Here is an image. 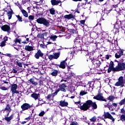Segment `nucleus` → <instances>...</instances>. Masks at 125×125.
<instances>
[{"label":"nucleus","instance_id":"f257e3e1","mask_svg":"<svg viewBox=\"0 0 125 125\" xmlns=\"http://www.w3.org/2000/svg\"><path fill=\"white\" fill-rule=\"evenodd\" d=\"M91 106L93 109H97V104L95 103H93L92 101H87L83 105L80 106V109L83 110V111H86L89 108H90Z\"/></svg>","mask_w":125,"mask_h":125},{"label":"nucleus","instance_id":"f03ea898","mask_svg":"<svg viewBox=\"0 0 125 125\" xmlns=\"http://www.w3.org/2000/svg\"><path fill=\"white\" fill-rule=\"evenodd\" d=\"M36 21L38 24H43V25L46 27L49 26V21L43 18H40L38 19Z\"/></svg>","mask_w":125,"mask_h":125},{"label":"nucleus","instance_id":"7ed1b4c3","mask_svg":"<svg viewBox=\"0 0 125 125\" xmlns=\"http://www.w3.org/2000/svg\"><path fill=\"white\" fill-rule=\"evenodd\" d=\"M114 70L116 72H119V71H123L125 70V63L120 62L118 63V65L114 68Z\"/></svg>","mask_w":125,"mask_h":125},{"label":"nucleus","instance_id":"20e7f679","mask_svg":"<svg viewBox=\"0 0 125 125\" xmlns=\"http://www.w3.org/2000/svg\"><path fill=\"white\" fill-rule=\"evenodd\" d=\"M17 89V84H14L11 85V91L12 92V94H18L19 91Z\"/></svg>","mask_w":125,"mask_h":125},{"label":"nucleus","instance_id":"39448f33","mask_svg":"<svg viewBox=\"0 0 125 125\" xmlns=\"http://www.w3.org/2000/svg\"><path fill=\"white\" fill-rule=\"evenodd\" d=\"M124 83H125L124 82V77L121 76L119 78L118 82L115 83V85H116V86H121L122 87H123L124 86Z\"/></svg>","mask_w":125,"mask_h":125},{"label":"nucleus","instance_id":"423d86ee","mask_svg":"<svg viewBox=\"0 0 125 125\" xmlns=\"http://www.w3.org/2000/svg\"><path fill=\"white\" fill-rule=\"evenodd\" d=\"M94 99H96V100H99L100 101H105V102H107L104 97H103V94L101 93H99L96 97H94Z\"/></svg>","mask_w":125,"mask_h":125},{"label":"nucleus","instance_id":"0eeeda50","mask_svg":"<svg viewBox=\"0 0 125 125\" xmlns=\"http://www.w3.org/2000/svg\"><path fill=\"white\" fill-rule=\"evenodd\" d=\"M104 119H109L111 120L112 122H115V119L111 116V115L109 112H104Z\"/></svg>","mask_w":125,"mask_h":125},{"label":"nucleus","instance_id":"6e6552de","mask_svg":"<svg viewBox=\"0 0 125 125\" xmlns=\"http://www.w3.org/2000/svg\"><path fill=\"white\" fill-rule=\"evenodd\" d=\"M21 108L22 111H26V110H29L31 108V105L27 103H24L21 106Z\"/></svg>","mask_w":125,"mask_h":125},{"label":"nucleus","instance_id":"1a4fd4ad","mask_svg":"<svg viewBox=\"0 0 125 125\" xmlns=\"http://www.w3.org/2000/svg\"><path fill=\"white\" fill-rule=\"evenodd\" d=\"M1 29L4 32H7V33H9L10 32V26L7 24L4 25L1 27Z\"/></svg>","mask_w":125,"mask_h":125},{"label":"nucleus","instance_id":"9d476101","mask_svg":"<svg viewBox=\"0 0 125 125\" xmlns=\"http://www.w3.org/2000/svg\"><path fill=\"white\" fill-rule=\"evenodd\" d=\"M43 56V53L42 52L41 50H38L37 53L35 55V57L36 59H39L40 57H42Z\"/></svg>","mask_w":125,"mask_h":125},{"label":"nucleus","instance_id":"9b49d317","mask_svg":"<svg viewBox=\"0 0 125 125\" xmlns=\"http://www.w3.org/2000/svg\"><path fill=\"white\" fill-rule=\"evenodd\" d=\"M4 111L7 113L6 117H8V116H9V113L11 112V108L9 104L6 105V106L4 109Z\"/></svg>","mask_w":125,"mask_h":125},{"label":"nucleus","instance_id":"f8f14e48","mask_svg":"<svg viewBox=\"0 0 125 125\" xmlns=\"http://www.w3.org/2000/svg\"><path fill=\"white\" fill-rule=\"evenodd\" d=\"M59 105L61 107H67L68 106V105H69V104L68 103V102L65 101V100L61 101L60 102Z\"/></svg>","mask_w":125,"mask_h":125},{"label":"nucleus","instance_id":"ddd939ff","mask_svg":"<svg viewBox=\"0 0 125 125\" xmlns=\"http://www.w3.org/2000/svg\"><path fill=\"white\" fill-rule=\"evenodd\" d=\"M124 55V51L121 50L115 54L116 58H121Z\"/></svg>","mask_w":125,"mask_h":125},{"label":"nucleus","instance_id":"4468645a","mask_svg":"<svg viewBox=\"0 0 125 125\" xmlns=\"http://www.w3.org/2000/svg\"><path fill=\"white\" fill-rule=\"evenodd\" d=\"M82 42V40H80L79 38H76L75 39V41L74 43L76 45V47H79V46H81V42Z\"/></svg>","mask_w":125,"mask_h":125},{"label":"nucleus","instance_id":"2eb2a0df","mask_svg":"<svg viewBox=\"0 0 125 125\" xmlns=\"http://www.w3.org/2000/svg\"><path fill=\"white\" fill-rule=\"evenodd\" d=\"M74 101L76 105H78V104H81V97H75Z\"/></svg>","mask_w":125,"mask_h":125},{"label":"nucleus","instance_id":"dca6fc26","mask_svg":"<svg viewBox=\"0 0 125 125\" xmlns=\"http://www.w3.org/2000/svg\"><path fill=\"white\" fill-rule=\"evenodd\" d=\"M31 97H32V98H34L35 100H37V99H39V98L40 97V94L34 93L31 95Z\"/></svg>","mask_w":125,"mask_h":125},{"label":"nucleus","instance_id":"f3484780","mask_svg":"<svg viewBox=\"0 0 125 125\" xmlns=\"http://www.w3.org/2000/svg\"><path fill=\"white\" fill-rule=\"evenodd\" d=\"M67 59H66L65 61H63V62H61V64L59 66L60 68H62V69H65L66 68V61Z\"/></svg>","mask_w":125,"mask_h":125},{"label":"nucleus","instance_id":"a211bd4d","mask_svg":"<svg viewBox=\"0 0 125 125\" xmlns=\"http://www.w3.org/2000/svg\"><path fill=\"white\" fill-rule=\"evenodd\" d=\"M14 117V115L13 114H12L9 117L7 116L5 117L4 119H5V120L6 121V122H7L8 123H9V122H10V121H11V120L13 119Z\"/></svg>","mask_w":125,"mask_h":125},{"label":"nucleus","instance_id":"6ab92c4d","mask_svg":"<svg viewBox=\"0 0 125 125\" xmlns=\"http://www.w3.org/2000/svg\"><path fill=\"white\" fill-rule=\"evenodd\" d=\"M24 49L25 50H27V51H33V50H34V47L29 45H26L25 46Z\"/></svg>","mask_w":125,"mask_h":125},{"label":"nucleus","instance_id":"aec40b11","mask_svg":"<svg viewBox=\"0 0 125 125\" xmlns=\"http://www.w3.org/2000/svg\"><path fill=\"white\" fill-rule=\"evenodd\" d=\"M60 89L61 90V91H63L64 92H65L66 89V85L65 84H62L59 86Z\"/></svg>","mask_w":125,"mask_h":125},{"label":"nucleus","instance_id":"412c9836","mask_svg":"<svg viewBox=\"0 0 125 125\" xmlns=\"http://www.w3.org/2000/svg\"><path fill=\"white\" fill-rule=\"evenodd\" d=\"M51 2L52 5H57L58 3H60V1H57L56 0H51Z\"/></svg>","mask_w":125,"mask_h":125},{"label":"nucleus","instance_id":"4be33fe9","mask_svg":"<svg viewBox=\"0 0 125 125\" xmlns=\"http://www.w3.org/2000/svg\"><path fill=\"white\" fill-rule=\"evenodd\" d=\"M50 40L53 41V42H55L56 41V39H57V36L56 35H51L49 37Z\"/></svg>","mask_w":125,"mask_h":125},{"label":"nucleus","instance_id":"5701e85b","mask_svg":"<svg viewBox=\"0 0 125 125\" xmlns=\"http://www.w3.org/2000/svg\"><path fill=\"white\" fill-rule=\"evenodd\" d=\"M29 82L31 83H32V84H33L34 85H37L38 84L37 82H35V80L33 78L30 79L29 80Z\"/></svg>","mask_w":125,"mask_h":125},{"label":"nucleus","instance_id":"b1692460","mask_svg":"<svg viewBox=\"0 0 125 125\" xmlns=\"http://www.w3.org/2000/svg\"><path fill=\"white\" fill-rule=\"evenodd\" d=\"M58 74V71H57L56 70H53V72H52L51 73V75H52V76H53L54 77H56V76H57Z\"/></svg>","mask_w":125,"mask_h":125},{"label":"nucleus","instance_id":"393cba45","mask_svg":"<svg viewBox=\"0 0 125 125\" xmlns=\"http://www.w3.org/2000/svg\"><path fill=\"white\" fill-rule=\"evenodd\" d=\"M64 18L65 19H71L73 18V15L72 14H69V15H66L64 16Z\"/></svg>","mask_w":125,"mask_h":125},{"label":"nucleus","instance_id":"a878e982","mask_svg":"<svg viewBox=\"0 0 125 125\" xmlns=\"http://www.w3.org/2000/svg\"><path fill=\"white\" fill-rule=\"evenodd\" d=\"M21 13L23 16L25 17H28V13L25 10H21Z\"/></svg>","mask_w":125,"mask_h":125},{"label":"nucleus","instance_id":"bb28decb","mask_svg":"<svg viewBox=\"0 0 125 125\" xmlns=\"http://www.w3.org/2000/svg\"><path fill=\"white\" fill-rule=\"evenodd\" d=\"M85 94H87V92L83 90H82L80 93V96H83V95H85Z\"/></svg>","mask_w":125,"mask_h":125},{"label":"nucleus","instance_id":"cd10ccee","mask_svg":"<svg viewBox=\"0 0 125 125\" xmlns=\"http://www.w3.org/2000/svg\"><path fill=\"white\" fill-rule=\"evenodd\" d=\"M21 39H16L14 42H15V44H17V43L19 42V43H21Z\"/></svg>","mask_w":125,"mask_h":125},{"label":"nucleus","instance_id":"c85d7f7f","mask_svg":"<svg viewBox=\"0 0 125 125\" xmlns=\"http://www.w3.org/2000/svg\"><path fill=\"white\" fill-rule=\"evenodd\" d=\"M54 59H57L58 58H59V53H54Z\"/></svg>","mask_w":125,"mask_h":125},{"label":"nucleus","instance_id":"c756f323","mask_svg":"<svg viewBox=\"0 0 125 125\" xmlns=\"http://www.w3.org/2000/svg\"><path fill=\"white\" fill-rule=\"evenodd\" d=\"M49 12L52 15H54L55 14V10H54V8H51L49 10Z\"/></svg>","mask_w":125,"mask_h":125},{"label":"nucleus","instance_id":"7c9ffc66","mask_svg":"<svg viewBox=\"0 0 125 125\" xmlns=\"http://www.w3.org/2000/svg\"><path fill=\"white\" fill-rule=\"evenodd\" d=\"M108 100H109L110 101L112 102L113 100H115V97L113 96H109L108 98H107Z\"/></svg>","mask_w":125,"mask_h":125},{"label":"nucleus","instance_id":"2f4dec72","mask_svg":"<svg viewBox=\"0 0 125 125\" xmlns=\"http://www.w3.org/2000/svg\"><path fill=\"white\" fill-rule=\"evenodd\" d=\"M118 29H120V25H119V23H116L114 25V30L116 29V32H118Z\"/></svg>","mask_w":125,"mask_h":125},{"label":"nucleus","instance_id":"473e14b6","mask_svg":"<svg viewBox=\"0 0 125 125\" xmlns=\"http://www.w3.org/2000/svg\"><path fill=\"white\" fill-rule=\"evenodd\" d=\"M88 84H89V87H92V86H93L94 84V82L93 81L89 82L88 83Z\"/></svg>","mask_w":125,"mask_h":125},{"label":"nucleus","instance_id":"72a5a7b5","mask_svg":"<svg viewBox=\"0 0 125 125\" xmlns=\"http://www.w3.org/2000/svg\"><path fill=\"white\" fill-rule=\"evenodd\" d=\"M28 19L30 21H33L35 19V17L34 16L31 15L28 17Z\"/></svg>","mask_w":125,"mask_h":125},{"label":"nucleus","instance_id":"f704fd0d","mask_svg":"<svg viewBox=\"0 0 125 125\" xmlns=\"http://www.w3.org/2000/svg\"><path fill=\"white\" fill-rule=\"evenodd\" d=\"M38 37L39 39H44V37L43 36V34H40L38 35Z\"/></svg>","mask_w":125,"mask_h":125},{"label":"nucleus","instance_id":"c9c22d12","mask_svg":"<svg viewBox=\"0 0 125 125\" xmlns=\"http://www.w3.org/2000/svg\"><path fill=\"white\" fill-rule=\"evenodd\" d=\"M6 42H5L4 41H2L0 42V46H1V47H3V46H5V43Z\"/></svg>","mask_w":125,"mask_h":125},{"label":"nucleus","instance_id":"e433bc0d","mask_svg":"<svg viewBox=\"0 0 125 125\" xmlns=\"http://www.w3.org/2000/svg\"><path fill=\"white\" fill-rule=\"evenodd\" d=\"M90 121H91V122H93L94 123L96 122V117L94 116L90 119Z\"/></svg>","mask_w":125,"mask_h":125},{"label":"nucleus","instance_id":"4c0bfd02","mask_svg":"<svg viewBox=\"0 0 125 125\" xmlns=\"http://www.w3.org/2000/svg\"><path fill=\"white\" fill-rule=\"evenodd\" d=\"M7 15V16L8 17V19L9 20L11 19V17H12V14H11V13H10V12L8 13Z\"/></svg>","mask_w":125,"mask_h":125},{"label":"nucleus","instance_id":"58836bf2","mask_svg":"<svg viewBox=\"0 0 125 125\" xmlns=\"http://www.w3.org/2000/svg\"><path fill=\"white\" fill-rule=\"evenodd\" d=\"M48 59L49 60H52L54 59V56H53V55H50L48 56Z\"/></svg>","mask_w":125,"mask_h":125},{"label":"nucleus","instance_id":"ea45409f","mask_svg":"<svg viewBox=\"0 0 125 125\" xmlns=\"http://www.w3.org/2000/svg\"><path fill=\"white\" fill-rule=\"evenodd\" d=\"M40 47H42V48H46L47 47L46 45L44 44V43L41 44Z\"/></svg>","mask_w":125,"mask_h":125},{"label":"nucleus","instance_id":"a19ab883","mask_svg":"<svg viewBox=\"0 0 125 125\" xmlns=\"http://www.w3.org/2000/svg\"><path fill=\"white\" fill-rule=\"evenodd\" d=\"M47 44H51L53 45V46H54V45H55V46H56V43H52L50 42H48Z\"/></svg>","mask_w":125,"mask_h":125},{"label":"nucleus","instance_id":"79ce46f5","mask_svg":"<svg viewBox=\"0 0 125 125\" xmlns=\"http://www.w3.org/2000/svg\"><path fill=\"white\" fill-rule=\"evenodd\" d=\"M114 69L115 68H112L111 67H109L108 69V73H110V72H111L112 70H113V71H116Z\"/></svg>","mask_w":125,"mask_h":125},{"label":"nucleus","instance_id":"37998d69","mask_svg":"<svg viewBox=\"0 0 125 125\" xmlns=\"http://www.w3.org/2000/svg\"><path fill=\"white\" fill-rule=\"evenodd\" d=\"M44 114H45V112H44V111H42L39 115V116H40V117H42L43 116V115H44Z\"/></svg>","mask_w":125,"mask_h":125},{"label":"nucleus","instance_id":"c03bdc74","mask_svg":"<svg viewBox=\"0 0 125 125\" xmlns=\"http://www.w3.org/2000/svg\"><path fill=\"white\" fill-rule=\"evenodd\" d=\"M17 17L20 22H22V18L20 16H17Z\"/></svg>","mask_w":125,"mask_h":125},{"label":"nucleus","instance_id":"a18cd8bd","mask_svg":"<svg viewBox=\"0 0 125 125\" xmlns=\"http://www.w3.org/2000/svg\"><path fill=\"white\" fill-rule=\"evenodd\" d=\"M60 89H58L57 90H56V91L54 93V94L55 95H57V93L60 91Z\"/></svg>","mask_w":125,"mask_h":125},{"label":"nucleus","instance_id":"49530a36","mask_svg":"<svg viewBox=\"0 0 125 125\" xmlns=\"http://www.w3.org/2000/svg\"><path fill=\"white\" fill-rule=\"evenodd\" d=\"M17 65L21 67H22V62H17Z\"/></svg>","mask_w":125,"mask_h":125},{"label":"nucleus","instance_id":"de8ad7c7","mask_svg":"<svg viewBox=\"0 0 125 125\" xmlns=\"http://www.w3.org/2000/svg\"><path fill=\"white\" fill-rule=\"evenodd\" d=\"M0 89H1L2 90H7V88H6V87L5 86H2V87H0Z\"/></svg>","mask_w":125,"mask_h":125},{"label":"nucleus","instance_id":"09e8293b","mask_svg":"<svg viewBox=\"0 0 125 125\" xmlns=\"http://www.w3.org/2000/svg\"><path fill=\"white\" fill-rule=\"evenodd\" d=\"M4 41L3 42H7V41H8V38L6 36H5V37H4L3 38Z\"/></svg>","mask_w":125,"mask_h":125},{"label":"nucleus","instance_id":"8fccbe9b","mask_svg":"<svg viewBox=\"0 0 125 125\" xmlns=\"http://www.w3.org/2000/svg\"><path fill=\"white\" fill-rule=\"evenodd\" d=\"M42 34H43V36L44 37H47V35H48V32H44Z\"/></svg>","mask_w":125,"mask_h":125},{"label":"nucleus","instance_id":"3c124183","mask_svg":"<svg viewBox=\"0 0 125 125\" xmlns=\"http://www.w3.org/2000/svg\"><path fill=\"white\" fill-rule=\"evenodd\" d=\"M85 21L84 20H82L80 21V23L82 25H84Z\"/></svg>","mask_w":125,"mask_h":125},{"label":"nucleus","instance_id":"603ef678","mask_svg":"<svg viewBox=\"0 0 125 125\" xmlns=\"http://www.w3.org/2000/svg\"><path fill=\"white\" fill-rule=\"evenodd\" d=\"M24 120H27L26 122H29V121H30L31 120V117H28L27 118H25Z\"/></svg>","mask_w":125,"mask_h":125},{"label":"nucleus","instance_id":"864d4df0","mask_svg":"<svg viewBox=\"0 0 125 125\" xmlns=\"http://www.w3.org/2000/svg\"><path fill=\"white\" fill-rule=\"evenodd\" d=\"M70 125H78V123H77V122H72L71 124H70Z\"/></svg>","mask_w":125,"mask_h":125},{"label":"nucleus","instance_id":"5fc2aeb1","mask_svg":"<svg viewBox=\"0 0 125 125\" xmlns=\"http://www.w3.org/2000/svg\"><path fill=\"white\" fill-rule=\"evenodd\" d=\"M111 57V55H106V56H105V58H106V59H109V58H110V57Z\"/></svg>","mask_w":125,"mask_h":125},{"label":"nucleus","instance_id":"6e6d98bb","mask_svg":"<svg viewBox=\"0 0 125 125\" xmlns=\"http://www.w3.org/2000/svg\"><path fill=\"white\" fill-rule=\"evenodd\" d=\"M109 68H112V69H116V68H114V65L109 64Z\"/></svg>","mask_w":125,"mask_h":125},{"label":"nucleus","instance_id":"4d7b16f0","mask_svg":"<svg viewBox=\"0 0 125 125\" xmlns=\"http://www.w3.org/2000/svg\"><path fill=\"white\" fill-rule=\"evenodd\" d=\"M26 41H27V42L24 41V42H22V43H27L28 42H29V38H27V39H26Z\"/></svg>","mask_w":125,"mask_h":125},{"label":"nucleus","instance_id":"13d9d810","mask_svg":"<svg viewBox=\"0 0 125 125\" xmlns=\"http://www.w3.org/2000/svg\"><path fill=\"white\" fill-rule=\"evenodd\" d=\"M13 73L14 74H16V73H17V70H15V69H13Z\"/></svg>","mask_w":125,"mask_h":125},{"label":"nucleus","instance_id":"bf43d9fd","mask_svg":"<svg viewBox=\"0 0 125 125\" xmlns=\"http://www.w3.org/2000/svg\"><path fill=\"white\" fill-rule=\"evenodd\" d=\"M121 113H125V110H124V108H122L121 110Z\"/></svg>","mask_w":125,"mask_h":125},{"label":"nucleus","instance_id":"052dcab7","mask_svg":"<svg viewBox=\"0 0 125 125\" xmlns=\"http://www.w3.org/2000/svg\"><path fill=\"white\" fill-rule=\"evenodd\" d=\"M112 105L114 107H117V104L116 103H113Z\"/></svg>","mask_w":125,"mask_h":125},{"label":"nucleus","instance_id":"680f3d73","mask_svg":"<svg viewBox=\"0 0 125 125\" xmlns=\"http://www.w3.org/2000/svg\"><path fill=\"white\" fill-rule=\"evenodd\" d=\"M26 123H27V121H23L22 122H21L22 125H25V124H26Z\"/></svg>","mask_w":125,"mask_h":125},{"label":"nucleus","instance_id":"e2e57ef3","mask_svg":"<svg viewBox=\"0 0 125 125\" xmlns=\"http://www.w3.org/2000/svg\"><path fill=\"white\" fill-rule=\"evenodd\" d=\"M61 31H62V32H65V29L62 28L61 29Z\"/></svg>","mask_w":125,"mask_h":125},{"label":"nucleus","instance_id":"0e129e2a","mask_svg":"<svg viewBox=\"0 0 125 125\" xmlns=\"http://www.w3.org/2000/svg\"><path fill=\"white\" fill-rule=\"evenodd\" d=\"M73 1H82V0H72Z\"/></svg>","mask_w":125,"mask_h":125},{"label":"nucleus","instance_id":"69168bd1","mask_svg":"<svg viewBox=\"0 0 125 125\" xmlns=\"http://www.w3.org/2000/svg\"><path fill=\"white\" fill-rule=\"evenodd\" d=\"M110 65H114V62H110Z\"/></svg>","mask_w":125,"mask_h":125},{"label":"nucleus","instance_id":"338daca9","mask_svg":"<svg viewBox=\"0 0 125 125\" xmlns=\"http://www.w3.org/2000/svg\"><path fill=\"white\" fill-rule=\"evenodd\" d=\"M14 48L15 49H16V50H19V48H16V47H14Z\"/></svg>","mask_w":125,"mask_h":125},{"label":"nucleus","instance_id":"774afa93","mask_svg":"<svg viewBox=\"0 0 125 125\" xmlns=\"http://www.w3.org/2000/svg\"><path fill=\"white\" fill-rule=\"evenodd\" d=\"M50 95H48V96H47V98H50Z\"/></svg>","mask_w":125,"mask_h":125}]
</instances>
